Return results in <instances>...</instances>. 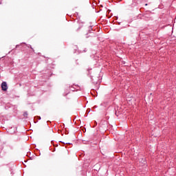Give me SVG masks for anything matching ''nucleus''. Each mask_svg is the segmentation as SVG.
<instances>
[{
    "label": "nucleus",
    "instance_id": "obj_4",
    "mask_svg": "<svg viewBox=\"0 0 176 176\" xmlns=\"http://www.w3.org/2000/svg\"><path fill=\"white\" fill-rule=\"evenodd\" d=\"M47 129H49V126L46 125Z\"/></svg>",
    "mask_w": 176,
    "mask_h": 176
},
{
    "label": "nucleus",
    "instance_id": "obj_1",
    "mask_svg": "<svg viewBox=\"0 0 176 176\" xmlns=\"http://www.w3.org/2000/svg\"><path fill=\"white\" fill-rule=\"evenodd\" d=\"M1 90H3V91H7V90H8V84L6 83V82H3L1 83Z\"/></svg>",
    "mask_w": 176,
    "mask_h": 176
},
{
    "label": "nucleus",
    "instance_id": "obj_3",
    "mask_svg": "<svg viewBox=\"0 0 176 176\" xmlns=\"http://www.w3.org/2000/svg\"><path fill=\"white\" fill-rule=\"evenodd\" d=\"M23 116H24L25 118H27V117L28 116V112H27V111L24 112V113H23Z\"/></svg>",
    "mask_w": 176,
    "mask_h": 176
},
{
    "label": "nucleus",
    "instance_id": "obj_5",
    "mask_svg": "<svg viewBox=\"0 0 176 176\" xmlns=\"http://www.w3.org/2000/svg\"><path fill=\"white\" fill-rule=\"evenodd\" d=\"M145 6H148V3H146V4H145Z\"/></svg>",
    "mask_w": 176,
    "mask_h": 176
},
{
    "label": "nucleus",
    "instance_id": "obj_2",
    "mask_svg": "<svg viewBox=\"0 0 176 176\" xmlns=\"http://www.w3.org/2000/svg\"><path fill=\"white\" fill-rule=\"evenodd\" d=\"M69 90H71V88H69V87H67L65 89V94H64L65 97H67V96H68V94H69Z\"/></svg>",
    "mask_w": 176,
    "mask_h": 176
}]
</instances>
